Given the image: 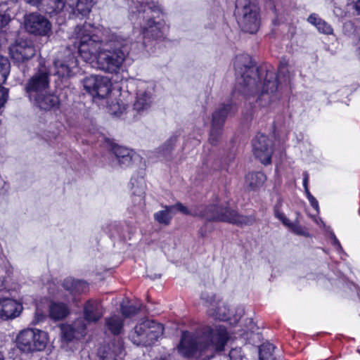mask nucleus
Wrapping results in <instances>:
<instances>
[{
    "mask_svg": "<svg viewBox=\"0 0 360 360\" xmlns=\"http://www.w3.org/2000/svg\"><path fill=\"white\" fill-rule=\"evenodd\" d=\"M162 207L163 210L155 212L154 219L159 224L164 225H169L173 216L178 212L186 215L200 217L208 221L229 222L240 226H250L255 221L252 216L240 215L235 210L222 205L198 206L193 210H189L181 202Z\"/></svg>",
    "mask_w": 360,
    "mask_h": 360,
    "instance_id": "f257e3e1",
    "label": "nucleus"
},
{
    "mask_svg": "<svg viewBox=\"0 0 360 360\" xmlns=\"http://www.w3.org/2000/svg\"><path fill=\"white\" fill-rule=\"evenodd\" d=\"M228 340L225 328L212 329L204 328L195 333L184 331L177 347L178 352L183 356L198 357L203 352L213 354L224 349Z\"/></svg>",
    "mask_w": 360,
    "mask_h": 360,
    "instance_id": "f03ea898",
    "label": "nucleus"
},
{
    "mask_svg": "<svg viewBox=\"0 0 360 360\" xmlns=\"http://www.w3.org/2000/svg\"><path fill=\"white\" fill-rule=\"evenodd\" d=\"M130 44L129 39L117 34L106 36L103 49L96 57L97 68L106 72L116 73L129 53Z\"/></svg>",
    "mask_w": 360,
    "mask_h": 360,
    "instance_id": "7ed1b4c3",
    "label": "nucleus"
},
{
    "mask_svg": "<svg viewBox=\"0 0 360 360\" xmlns=\"http://www.w3.org/2000/svg\"><path fill=\"white\" fill-rule=\"evenodd\" d=\"M130 44L129 39L117 34L106 36L103 49L96 57L97 68L106 72L116 73L129 53Z\"/></svg>",
    "mask_w": 360,
    "mask_h": 360,
    "instance_id": "20e7f679",
    "label": "nucleus"
},
{
    "mask_svg": "<svg viewBox=\"0 0 360 360\" xmlns=\"http://www.w3.org/2000/svg\"><path fill=\"white\" fill-rule=\"evenodd\" d=\"M136 24L141 27L143 37L153 39L161 37L165 24L162 20H155L162 13L161 8L152 0H136Z\"/></svg>",
    "mask_w": 360,
    "mask_h": 360,
    "instance_id": "39448f33",
    "label": "nucleus"
},
{
    "mask_svg": "<svg viewBox=\"0 0 360 360\" xmlns=\"http://www.w3.org/2000/svg\"><path fill=\"white\" fill-rule=\"evenodd\" d=\"M234 66L237 75L236 90L245 97L257 94L259 90V70L252 64L249 56H236Z\"/></svg>",
    "mask_w": 360,
    "mask_h": 360,
    "instance_id": "423d86ee",
    "label": "nucleus"
},
{
    "mask_svg": "<svg viewBox=\"0 0 360 360\" xmlns=\"http://www.w3.org/2000/svg\"><path fill=\"white\" fill-rule=\"evenodd\" d=\"M290 80V74L288 63L283 60L280 63L278 74L267 70L266 77L262 85V91L257 98V102L262 107H266L278 99L277 91L279 83Z\"/></svg>",
    "mask_w": 360,
    "mask_h": 360,
    "instance_id": "0eeeda50",
    "label": "nucleus"
},
{
    "mask_svg": "<svg viewBox=\"0 0 360 360\" xmlns=\"http://www.w3.org/2000/svg\"><path fill=\"white\" fill-rule=\"evenodd\" d=\"M89 28V25L77 26L75 33L78 41V51L80 56L86 63H92L96 61L99 51L103 49L105 38L101 39L98 35L91 34Z\"/></svg>",
    "mask_w": 360,
    "mask_h": 360,
    "instance_id": "6e6552de",
    "label": "nucleus"
},
{
    "mask_svg": "<svg viewBox=\"0 0 360 360\" xmlns=\"http://www.w3.org/2000/svg\"><path fill=\"white\" fill-rule=\"evenodd\" d=\"M235 15L242 30L250 34L258 30L259 19L257 0H237Z\"/></svg>",
    "mask_w": 360,
    "mask_h": 360,
    "instance_id": "1a4fd4ad",
    "label": "nucleus"
},
{
    "mask_svg": "<svg viewBox=\"0 0 360 360\" xmlns=\"http://www.w3.org/2000/svg\"><path fill=\"white\" fill-rule=\"evenodd\" d=\"M163 333V326L150 319H141L129 334V339L138 346H149Z\"/></svg>",
    "mask_w": 360,
    "mask_h": 360,
    "instance_id": "9d476101",
    "label": "nucleus"
},
{
    "mask_svg": "<svg viewBox=\"0 0 360 360\" xmlns=\"http://www.w3.org/2000/svg\"><path fill=\"white\" fill-rule=\"evenodd\" d=\"M47 342L46 333L39 330H24L17 338L18 349L26 353L41 351L46 347Z\"/></svg>",
    "mask_w": 360,
    "mask_h": 360,
    "instance_id": "9b49d317",
    "label": "nucleus"
},
{
    "mask_svg": "<svg viewBox=\"0 0 360 360\" xmlns=\"http://www.w3.org/2000/svg\"><path fill=\"white\" fill-rule=\"evenodd\" d=\"M50 70L44 65H40L36 72L27 80L25 89L32 98L35 94L44 92L50 89Z\"/></svg>",
    "mask_w": 360,
    "mask_h": 360,
    "instance_id": "f8f14e48",
    "label": "nucleus"
},
{
    "mask_svg": "<svg viewBox=\"0 0 360 360\" xmlns=\"http://www.w3.org/2000/svg\"><path fill=\"white\" fill-rule=\"evenodd\" d=\"M201 300L207 308V314L214 319L226 321L230 315V309L228 304L220 300H217L212 292L204 291L200 295Z\"/></svg>",
    "mask_w": 360,
    "mask_h": 360,
    "instance_id": "ddd939ff",
    "label": "nucleus"
},
{
    "mask_svg": "<svg viewBox=\"0 0 360 360\" xmlns=\"http://www.w3.org/2000/svg\"><path fill=\"white\" fill-rule=\"evenodd\" d=\"M84 89L93 97L104 98L111 90V82L101 75H91L83 80Z\"/></svg>",
    "mask_w": 360,
    "mask_h": 360,
    "instance_id": "4468645a",
    "label": "nucleus"
},
{
    "mask_svg": "<svg viewBox=\"0 0 360 360\" xmlns=\"http://www.w3.org/2000/svg\"><path fill=\"white\" fill-rule=\"evenodd\" d=\"M25 28L30 34L39 36H49L51 33V23L38 13H32L25 16Z\"/></svg>",
    "mask_w": 360,
    "mask_h": 360,
    "instance_id": "2eb2a0df",
    "label": "nucleus"
},
{
    "mask_svg": "<svg viewBox=\"0 0 360 360\" xmlns=\"http://www.w3.org/2000/svg\"><path fill=\"white\" fill-rule=\"evenodd\" d=\"M252 151L255 158L264 165L270 163L273 153L272 141L265 135L258 134L252 140Z\"/></svg>",
    "mask_w": 360,
    "mask_h": 360,
    "instance_id": "dca6fc26",
    "label": "nucleus"
},
{
    "mask_svg": "<svg viewBox=\"0 0 360 360\" xmlns=\"http://www.w3.org/2000/svg\"><path fill=\"white\" fill-rule=\"evenodd\" d=\"M53 65L56 75L63 78L70 77L73 74V69L77 66V60L70 50H66L63 53L58 54Z\"/></svg>",
    "mask_w": 360,
    "mask_h": 360,
    "instance_id": "f3484780",
    "label": "nucleus"
},
{
    "mask_svg": "<svg viewBox=\"0 0 360 360\" xmlns=\"http://www.w3.org/2000/svg\"><path fill=\"white\" fill-rule=\"evenodd\" d=\"M11 58L18 63H25L32 58L36 53L30 41L18 39L9 48Z\"/></svg>",
    "mask_w": 360,
    "mask_h": 360,
    "instance_id": "a211bd4d",
    "label": "nucleus"
},
{
    "mask_svg": "<svg viewBox=\"0 0 360 360\" xmlns=\"http://www.w3.org/2000/svg\"><path fill=\"white\" fill-rule=\"evenodd\" d=\"M137 88L134 109L138 112L146 110L153 101V87L144 82H141Z\"/></svg>",
    "mask_w": 360,
    "mask_h": 360,
    "instance_id": "6ab92c4d",
    "label": "nucleus"
},
{
    "mask_svg": "<svg viewBox=\"0 0 360 360\" xmlns=\"http://www.w3.org/2000/svg\"><path fill=\"white\" fill-rule=\"evenodd\" d=\"M86 326L82 319L76 320L71 325L61 326V338L63 341L69 342L75 338H79L86 335Z\"/></svg>",
    "mask_w": 360,
    "mask_h": 360,
    "instance_id": "aec40b11",
    "label": "nucleus"
},
{
    "mask_svg": "<svg viewBox=\"0 0 360 360\" xmlns=\"http://www.w3.org/2000/svg\"><path fill=\"white\" fill-rule=\"evenodd\" d=\"M22 310V305L10 298L0 299V319L8 320L18 316Z\"/></svg>",
    "mask_w": 360,
    "mask_h": 360,
    "instance_id": "412c9836",
    "label": "nucleus"
},
{
    "mask_svg": "<svg viewBox=\"0 0 360 360\" xmlns=\"http://www.w3.org/2000/svg\"><path fill=\"white\" fill-rule=\"evenodd\" d=\"M26 3L37 6L49 15L60 13L65 8L66 0H24Z\"/></svg>",
    "mask_w": 360,
    "mask_h": 360,
    "instance_id": "4be33fe9",
    "label": "nucleus"
},
{
    "mask_svg": "<svg viewBox=\"0 0 360 360\" xmlns=\"http://www.w3.org/2000/svg\"><path fill=\"white\" fill-rule=\"evenodd\" d=\"M35 101V104L41 110H49L54 108H57L59 105L58 97L49 90L35 94L32 97Z\"/></svg>",
    "mask_w": 360,
    "mask_h": 360,
    "instance_id": "5701e85b",
    "label": "nucleus"
},
{
    "mask_svg": "<svg viewBox=\"0 0 360 360\" xmlns=\"http://www.w3.org/2000/svg\"><path fill=\"white\" fill-rule=\"evenodd\" d=\"M236 109L232 103L220 104L212 113L211 126L223 128L226 118L234 113Z\"/></svg>",
    "mask_w": 360,
    "mask_h": 360,
    "instance_id": "b1692460",
    "label": "nucleus"
},
{
    "mask_svg": "<svg viewBox=\"0 0 360 360\" xmlns=\"http://www.w3.org/2000/svg\"><path fill=\"white\" fill-rule=\"evenodd\" d=\"M84 318L89 323H96L103 315V309L97 300H88L84 306Z\"/></svg>",
    "mask_w": 360,
    "mask_h": 360,
    "instance_id": "393cba45",
    "label": "nucleus"
},
{
    "mask_svg": "<svg viewBox=\"0 0 360 360\" xmlns=\"http://www.w3.org/2000/svg\"><path fill=\"white\" fill-rule=\"evenodd\" d=\"M112 153L115 155L114 162H116L121 167L131 165L135 156V153L132 150L120 146H114Z\"/></svg>",
    "mask_w": 360,
    "mask_h": 360,
    "instance_id": "a878e982",
    "label": "nucleus"
},
{
    "mask_svg": "<svg viewBox=\"0 0 360 360\" xmlns=\"http://www.w3.org/2000/svg\"><path fill=\"white\" fill-rule=\"evenodd\" d=\"M123 351V344L118 340L100 349L98 354L102 360H118L117 357L122 355Z\"/></svg>",
    "mask_w": 360,
    "mask_h": 360,
    "instance_id": "bb28decb",
    "label": "nucleus"
},
{
    "mask_svg": "<svg viewBox=\"0 0 360 360\" xmlns=\"http://www.w3.org/2000/svg\"><path fill=\"white\" fill-rule=\"evenodd\" d=\"M124 319L117 314H112L105 319V332L108 331L113 335H119L123 331Z\"/></svg>",
    "mask_w": 360,
    "mask_h": 360,
    "instance_id": "cd10ccee",
    "label": "nucleus"
},
{
    "mask_svg": "<svg viewBox=\"0 0 360 360\" xmlns=\"http://www.w3.org/2000/svg\"><path fill=\"white\" fill-rule=\"evenodd\" d=\"M266 175L260 172L248 173L245 176V186L250 190L255 191L261 187L266 181Z\"/></svg>",
    "mask_w": 360,
    "mask_h": 360,
    "instance_id": "c85d7f7f",
    "label": "nucleus"
},
{
    "mask_svg": "<svg viewBox=\"0 0 360 360\" xmlns=\"http://www.w3.org/2000/svg\"><path fill=\"white\" fill-rule=\"evenodd\" d=\"M63 287L72 295L84 292L87 290L86 282L68 278L63 281Z\"/></svg>",
    "mask_w": 360,
    "mask_h": 360,
    "instance_id": "c756f323",
    "label": "nucleus"
},
{
    "mask_svg": "<svg viewBox=\"0 0 360 360\" xmlns=\"http://www.w3.org/2000/svg\"><path fill=\"white\" fill-rule=\"evenodd\" d=\"M69 314L67 306L63 303H53L49 307V316L53 320H60Z\"/></svg>",
    "mask_w": 360,
    "mask_h": 360,
    "instance_id": "7c9ffc66",
    "label": "nucleus"
},
{
    "mask_svg": "<svg viewBox=\"0 0 360 360\" xmlns=\"http://www.w3.org/2000/svg\"><path fill=\"white\" fill-rule=\"evenodd\" d=\"M70 6L73 8L75 13L86 15L91 11L92 0H70Z\"/></svg>",
    "mask_w": 360,
    "mask_h": 360,
    "instance_id": "2f4dec72",
    "label": "nucleus"
},
{
    "mask_svg": "<svg viewBox=\"0 0 360 360\" xmlns=\"http://www.w3.org/2000/svg\"><path fill=\"white\" fill-rule=\"evenodd\" d=\"M307 20L309 23L314 25L320 32L326 34H330L333 33V28L331 26L319 18L316 14H311Z\"/></svg>",
    "mask_w": 360,
    "mask_h": 360,
    "instance_id": "473e14b6",
    "label": "nucleus"
},
{
    "mask_svg": "<svg viewBox=\"0 0 360 360\" xmlns=\"http://www.w3.org/2000/svg\"><path fill=\"white\" fill-rule=\"evenodd\" d=\"M274 349V346L269 342L262 344L259 349V359L271 360L272 353Z\"/></svg>",
    "mask_w": 360,
    "mask_h": 360,
    "instance_id": "72a5a7b5",
    "label": "nucleus"
},
{
    "mask_svg": "<svg viewBox=\"0 0 360 360\" xmlns=\"http://www.w3.org/2000/svg\"><path fill=\"white\" fill-rule=\"evenodd\" d=\"M10 72V62L7 58L0 55V85L4 84Z\"/></svg>",
    "mask_w": 360,
    "mask_h": 360,
    "instance_id": "f704fd0d",
    "label": "nucleus"
},
{
    "mask_svg": "<svg viewBox=\"0 0 360 360\" xmlns=\"http://www.w3.org/2000/svg\"><path fill=\"white\" fill-rule=\"evenodd\" d=\"M141 304L139 306L134 304H121V311L122 316L125 318H129L136 314L141 309Z\"/></svg>",
    "mask_w": 360,
    "mask_h": 360,
    "instance_id": "c9c22d12",
    "label": "nucleus"
},
{
    "mask_svg": "<svg viewBox=\"0 0 360 360\" xmlns=\"http://www.w3.org/2000/svg\"><path fill=\"white\" fill-rule=\"evenodd\" d=\"M223 128L211 126L209 141L212 145H217L221 138Z\"/></svg>",
    "mask_w": 360,
    "mask_h": 360,
    "instance_id": "e433bc0d",
    "label": "nucleus"
},
{
    "mask_svg": "<svg viewBox=\"0 0 360 360\" xmlns=\"http://www.w3.org/2000/svg\"><path fill=\"white\" fill-rule=\"evenodd\" d=\"M175 144V139H170L167 141H166L160 148L161 153L165 157H167L171 153L172 150Z\"/></svg>",
    "mask_w": 360,
    "mask_h": 360,
    "instance_id": "4c0bfd02",
    "label": "nucleus"
},
{
    "mask_svg": "<svg viewBox=\"0 0 360 360\" xmlns=\"http://www.w3.org/2000/svg\"><path fill=\"white\" fill-rule=\"evenodd\" d=\"M275 216L277 219L281 221L283 225L294 231L295 230L296 226L292 222H290V221L285 216L283 213L276 210H275Z\"/></svg>",
    "mask_w": 360,
    "mask_h": 360,
    "instance_id": "58836bf2",
    "label": "nucleus"
},
{
    "mask_svg": "<svg viewBox=\"0 0 360 360\" xmlns=\"http://www.w3.org/2000/svg\"><path fill=\"white\" fill-rule=\"evenodd\" d=\"M250 323L251 325H250V336L249 337V338L250 340L252 339L253 340L255 338L259 340L261 338V334L258 331V330H259L258 327H257V326L252 322V320L250 321Z\"/></svg>",
    "mask_w": 360,
    "mask_h": 360,
    "instance_id": "ea45409f",
    "label": "nucleus"
},
{
    "mask_svg": "<svg viewBox=\"0 0 360 360\" xmlns=\"http://www.w3.org/2000/svg\"><path fill=\"white\" fill-rule=\"evenodd\" d=\"M8 97V89L0 85V108L4 106Z\"/></svg>",
    "mask_w": 360,
    "mask_h": 360,
    "instance_id": "a19ab883",
    "label": "nucleus"
},
{
    "mask_svg": "<svg viewBox=\"0 0 360 360\" xmlns=\"http://www.w3.org/2000/svg\"><path fill=\"white\" fill-rule=\"evenodd\" d=\"M11 18L8 14L0 13V30L6 27L10 22Z\"/></svg>",
    "mask_w": 360,
    "mask_h": 360,
    "instance_id": "79ce46f5",
    "label": "nucleus"
},
{
    "mask_svg": "<svg viewBox=\"0 0 360 360\" xmlns=\"http://www.w3.org/2000/svg\"><path fill=\"white\" fill-rule=\"evenodd\" d=\"M305 193L307 194V196L308 198V200L311 204V205L314 208L316 209V210H318L319 209V204H318V201L316 200V198L310 193L309 189H306L305 191Z\"/></svg>",
    "mask_w": 360,
    "mask_h": 360,
    "instance_id": "37998d69",
    "label": "nucleus"
},
{
    "mask_svg": "<svg viewBox=\"0 0 360 360\" xmlns=\"http://www.w3.org/2000/svg\"><path fill=\"white\" fill-rule=\"evenodd\" d=\"M45 316H46L45 314L42 311H41L39 309H37V311L35 312L34 322L39 323L40 321H42L44 320V319L45 318Z\"/></svg>",
    "mask_w": 360,
    "mask_h": 360,
    "instance_id": "c03bdc74",
    "label": "nucleus"
},
{
    "mask_svg": "<svg viewBox=\"0 0 360 360\" xmlns=\"http://www.w3.org/2000/svg\"><path fill=\"white\" fill-rule=\"evenodd\" d=\"M308 179H309V175H308L307 172H304V179H303V185H304L305 191H306V189H308V188H307Z\"/></svg>",
    "mask_w": 360,
    "mask_h": 360,
    "instance_id": "a18cd8bd",
    "label": "nucleus"
},
{
    "mask_svg": "<svg viewBox=\"0 0 360 360\" xmlns=\"http://www.w3.org/2000/svg\"><path fill=\"white\" fill-rule=\"evenodd\" d=\"M354 8L356 11L357 14L360 15V0H357L355 2Z\"/></svg>",
    "mask_w": 360,
    "mask_h": 360,
    "instance_id": "49530a36",
    "label": "nucleus"
},
{
    "mask_svg": "<svg viewBox=\"0 0 360 360\" xmlns=\"http://www.w3.org/2000/svg\"><path fill=\"white\" fill-rule=\"evenodd\" d=\"M138 200L139 205H141L143 203V198L142 196L136 197Z\"/></svg>",
    "mask_w": 360,
    "mask_h": 360,
    "instance_id": "de8ad7c7",
    "label": "nucleus"
},
{
    "mask_svg": "<svg viewBox=\"0 0 360 360\" xmlns=\"http://www.w3.org/2000/svg\"><path fill=\"white\" fill-rule=\"evenodd\" d=\"M237 349H232L231 352H230V354H229V356L231 358L235 356V354L237 353Z\"/></svg>",
    "mask_w": 360,
    "mask_h": 360,
    "instance_id": "09e8293b",
    "label": "nucleus"
},
{
    "mask_svg": "<svg viewBox=\"0 0 360 360\" xmlns=\"http://www.w3.org/2000/svg\"><path fill=\"white\" fill-rule=\"evenodd\" d=\"M334 243L335 245H338V246H340V243L338 241V240L336 239V238L334 236Z\"/></svg>",
    "mask_w": 360,
    "mask_h": 360,
    "instance_id": "8fccbe9b",
    "label": "nucleus"
},
{
    "mask_svg": "<svg viewBox=\"0 0 360 360\" xmlns=\"http://www.w3.org/2000/svg\"><path fill=\"white\" fill-rule=\"evenodd\" d=\"M156 360H168V359L166 357H164V358L161 357V358L158 359Z\"/></svg>",
    "mask_w": 360,
    "mask_h": 360,
    "instance_id": "3c124183",
    "label": "nucleus"
},
{
    "mask_svg": "<svg viewBox=\"0 0 360 360\" xmlns=\"http://www.w3.org/2000/svg\"><path fill=\"white\" fill-rule=\"evenodd\" d=\"M0 360H4V356L2 355V354L0 352Z\"/></svg>",
    "mask_w": 360,
    "mask_h": 360,
    "instance_id": "603ef678",
    "label": "nucleus"
}]
</instances>
